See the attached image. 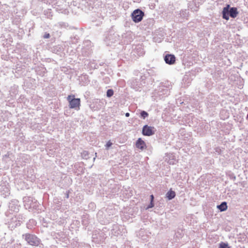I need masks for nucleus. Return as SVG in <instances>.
Masks as SVG:
<instances>
[{
	"mask_svg": "<svg viewBox=\"0 0 248 248\" xmlns=\"http://www.w3.org/2000/svg\"><path fill=\"white\" fill-rule=\"evenodd\" d=\"M140 115L144 119L148 116V113L145 111H141Z\"/></svg>",
	"mask_w": 248,
	"mask_h": 248,
	"instance_id": "ddd939ff",
	"label": "nucleus"
},
{
	"mask_svg": "<svg viewBox=\"0 0 248 248\" xmlns=\"http://www.w3.org/2000/svg\"><path fill=\"white\" fill-rule=\"evenodd\" d=\"M238 14L237 9L235 7L230 8V5L228 4L223 9L222 17L228 20L229 19V15L232 18L236 17Z\"/></svg>",
	"mask_w": 248,
	"mask_h": 248,
	"instance_id": "f257e3e1",
	"label": "nucleus"
},
{
	"mask_svg": "<svg viewBox=\"0 0 248 248\" xmlns=\"http://www.w3.org/2000/svg\"><path fill=\"white\" fill-rule=\"evenodd\" d=\"M175 196V192L174 191L170 190L167 193V197L169 199L171 200L174 198Z\"/></svg>",
	"mask_w": 248,
	"mask_h": 248,
	"instance_id": "1a4fd4ad",
	"label": "nucleus"
},
{
	"mask_svg": "<svg viewBox=\"0 0 248 248\" xmlns=\"http://www.w3.org/2000/svg\"><path fill=\"white\" fill-rule=\"evenodd\" d=\"M129 115H130V114H129V113L128 112H127V113H125V116L126 117H128L129 116Z\"/></svg>",
	"mask_w": 248,
	"mask_h": 248,
	"instance_id": "dca6fc26",
	"label": "nucleus"
},
{
	"mask_svg": "<svg viewBox=\"0 0 248 248\" xmlns=\"http://www.w3.org/2000/svg\"><path fill=\"white\" fill-rule=\"evenodd\" d=\"M217 207L220 211H226L227 209V203L226 202H223L220 205H218Z\"/></svg>",
	"mask_w": 248,
	"mask_h": 248,
	"instance_id": "6e6552de",
	"label": "nucleus"
},
{
	"mask_svg": "<svg viewBox=\"0 0 248 248\" xmlns=\"http://www.w3.org/2000/svg\"><path fill=\"white\" fill-rule=\"evenodd\" d=\"M23 236L28 243L31 246H37L40 243L39 239L34 235L26 233Z\"/></svg>",
	"mask_w": 248,
	"mask_h": 248,
	"instance_id": "7ed1b4c3",
	"label": "nucleus"
},
{
	"mask_svg": "<svg viewBox=\"0 0 248 248\" xmlns=\"http://www.w3.org/2000/svg\"><path fill=\"white\" fill-rule=\"evenodd\" d=\"M154 199V196L153 195H151V202L147 207L148 209L152 208L153 207H154V204L153 203Z\"/></svg>",
	"mask_w": 248,
	"mask_h": 248,
	"instance_id": "9d476101",
	"label": "nucleus"
},
{
	"mask_svg": "<svg viewBox=\"0 0 248 248\" xmlns=\"http://www.w3.org/2000/svg\"><path fill=\"white\" fill-rule=\"evenodd\" d=\"M114 92L112 89H109L107 92V96L108 97H111L113 95Z\"/></svg>",
	"mask_w": 248,
	"mask_h": 248,
	"instance_id": "9b49d317",
	"label": "nucleus"
},
{
	"mask_svg": "<svg viewBox=\"0 0 248 248\" xmlns=\"http://www.w3.org/2000/svg\"><path fill=\"white\" fill-rule=\"evenodd\" d=\"M67 100L69 103V108L79 110L80 106V99L79 98H75L74 95H69L68 96Z\"/></svg>",
	"mask_w": 248,
	"mask_h": 248,
	"instance_id": "f03ea898",
	"label": "nucleus"
},
{
	"mask_svg": "<svg viewBox=\"0 0 248 248\" xmlns=\"http://www.w3.org/2000/svg\"><path fill=\"white\" fill-rule=\"evenodd\" d=\"M220 248H230V247L229 246L228 244L225 243H221L220 244Z\"/></svg>",
	"mask_w": 248,
	"mask_h": 248,
	"instance_id": "f8f14e48",
	"label": "nucleus"
},
{
	"mask_svg": "<svg viewBox=\"0 0 248 248\" xmlns=\"http://www.w3.org/2000/svg\"><path fill=\"white\" fill-rule=\"evenodd\" d=\"M155 128L153 126L145 125L143 127L142 133L144 136H150L155 134Z\"/></svg>",
	"mask_w": 248,
	"mask_h": 248,
	"instance_id": "39448f33",
	"label": "nucleus"
},
{
	"mask_svg": "<svg viewBox=\"0 0 248 248\" xmlns=\"http://www.w3.org/2000/svg\"><path fill=\"white\" fill-rule=\"evenodd\" d=\"M112 142L109 140L107 142L105 146H106V148L107 149H108L112 145Z\"/></svg>",
	"mask_w": 248,
	"mask_h": 248,
	"instance_id": "4468645a",
	"label": "nucleus"
},
{
	"mask_svg": "<svg viewBox=\"0 0 248 248\" xmlns=\"http://www.w3.org/2000/svg\"><path fill=\"white\" fill-rule=\"evenodd\" d=\"M43 37L45 39L49 38L50 37L49 33H45V34H44Z\"/></svg>",
	"mask_w": 248,
	"mask_h": 248,
	"instance_id": "2eb2a0df",
	"label": "nucleus"
},
{
	"mask_svg": "<svg viewBox=\"0 0 248 248\" xmlns=\"http://www.w3.org/2000/svg\"><path fill=\"white\" fill-rule=\"evenodd\" d=\"M165 62L169 64H173L175 62V57L173 55L167 54L164 58Z\"/></svg>",
	"mask_w": 248,
	"mask_h": 248,
	"instance_id": "423d86ee",
	"label": "nucleus"
},
{
	"mask_svg": "<svg viewBox=\"0 0 248 248\" xmlns=\"http://www.w3.org/2000/svg\"><path fill=\"white\" fill-rule=\"evenodd\" d=\"M136 146L137 148L141 150H143L146 147L145 142L141 138L138 139L136 142Z\"/></svg>",
	"mask_w": 248,
	"mask_h": 248,
	"instance_id": "0eeeda50",
	"label": "nucleus"
},
{
	"mask_svg": "<svg viewBox=\"0 0 248 248\" xmlns=\"http://www.w3.org/2000/svg\"><path fill=\"white\" fill-rule=\"evenodd\" d=\"M144 15V13L141 10L136 9L133 12L131 16L133 21L137 23L141 21Z\"/></svg>",
	"mask_w": 248,
	"mask_h": 248,
	"instance_id": "20e7f679",
	"label": "nucleus"
}]
</instances>
